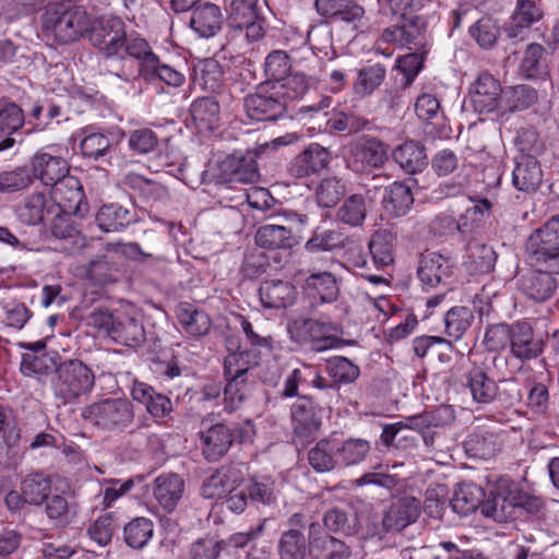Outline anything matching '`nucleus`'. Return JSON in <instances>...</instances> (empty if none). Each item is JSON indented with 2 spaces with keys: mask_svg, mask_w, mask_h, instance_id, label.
<instances>
[{
  "mask_svg": "<svg viewBox=\"0 0 559 559\" xmlns=\"http://www.w3.org/2000/svg\"><path fill=\"white\" fill-rule=\"evenodd\" d=\"M126 34V24L120 17L100 16L93 23L90 22V41L105 55L108 71L129 82L135 78V69L134 61L122 55Z\"/></svg>",
  "mask_w": 559,
  "mask_h": 559,
  "instance_id": "nucleus-1",
  "label": "nucleus"
},
{
  "mask_svg": "<svg viewBox=\"0 0 559 559\" xmlns=\"http://www.w3.org/2000/svg\"><path fill=\"white\" fill-rule=\"evenodd\" d=\"M260 355L255 349L230 353L224 360V408L227 412L238 409L251 395L254 385L252 369L258 367Z\"/></svg>",
  "mask_w": 559,
  "mask_h": 559,
  "instance_id": "nucleus-2",
  "label": "nucleus"
},
{
  "mask_svg": "<svg viewBox=\"0 0 559 559\" xmlns=\"http://www.w3.org/2000/svg\"><path fill=\"white\" fill-rule=\"evenodd\" d=\"M90 16L72 2L50 4L43 17V31L57 44L68 45L79 40L88 31Z\"/></svg>",
  "mask_w": 559,
  "mask_h": 559,
  "instance_id": "nucleus-3",
  "label": "nucleus"
},
{
  "mask_svg": "<svg viewBox=\"0 0 559 559\" xmlns=\"http://www.w3.org/2000/svg\"><path fill=\"white\" fill-rule=\"evenodd\" d=\"M254 435V426L249 419L237 424L216 423L210 426L203 420L200 431L203 455L207 461H217L235 442H250Z\"/></svg>",
  "mask_w": 559,
  "mask_h": 559,
  "instance_id": "nucleus-4",
  "label": "nucleus"
},
{
  "mask_svg": "<svg viewBox=\"0 0 559 559\" xmlns=\"http://www.w3.org/2000/svg\"><path fill=\"white\" fill-rule=\"evenodd\" d=\"M81 417L102 430L123 431L134 420V408L128 399L108 397L83 407Z\"/></svg>",
  "mask_w": 559,
  "mask_h": 559,
  "instance_id": "nucleus-5",
  "label": "nucleus"
},
{
  "mask_svg": "<svg viewBox=\"0 0 559 559\" xmlns=\"http://www.w3.org/2000/svg\"><path fill=\"white\" fill-rule=\"evenodd\" d=\"M92 319L95 325L104 329L120 345L139 347L145 342V329L136 313L97 310L92 313Z\"/></svg>",
  "mask_w": 559,
  "mask_h": 559,
  "instance_id": "nucleus-6",
  "label": "nucleus"
},
{
  "mask_svg": "<svg viewBox=\"0 0 559 559\" xmlns=\"http://www.w3.org/2000/svg\"><path fill=\"white\" fill-rule=\"evenodd\" d=\"M94 384L93 370L80 359H67L56 368L53 392L63 404L72 403L90 393Z\"/></svg>",
  "mask_w": 559,
  "mask_h": 559,
  "instance_id": "nucleus-7",
  "label": "nucleus"
},
{
  "mask_svg": "<svg viewBox=\"0 0 559 559\" xmlns=\"http://www.w3.org/2000/svg\"><path fill=\"white\" fill-rule=\"evenodd\" d=\"M525 251L532 265L559 272V215L550 217L530 235Z\"/></svg>",
  "mask_w": 559,
  "mask_h": 559,
  "instance_id": "nucleus-8",
  "label": "nucleus"
},
{
  "mask_svg": "<svg viewBox=\"0 0 559 559\" xmlns=\"http://www.w3.org/2000/svg\"><path fill=\"white\" fill-rule=\"evenodd\" d=\"M380 41L406 49H430L431 38L424 17L402 14L396 23L383 29Z\"/></svg>",
  "mask_w": 559,
  "mask_h": 559,
  "instance_id": "nucleus-9",
  "label": "nucleus"
},
{
  "mask_svg": "<svg viewBox=\"0 0 559 559\" xmlns=\"http://www.w3.org/2000/svg\"><path fill=\"white\" fill-rule=\"evenodd\" d=\"M290 338L309 344L314 352H323L337 347L342 340L336 336L337 324L312 318H297L288 325Z\"/></svg>",
  "mask_w": 559,
  "mask_h": 559,
  "instance_id": "nucleus-10",
  "label": "nucleus"
},
{
  "mask_svg": "<svg viewBox=\"0 0 559 559\" xmlns=\"http://www.w3.org/2000/svg\"><path fill=\"white\" fill-rule=\"evenodd\" d=\"M518 485L509 477H499L485 495L481 514L496 522H508L516 516Z\"/></svg>",
  "mask_w": 559,
  "mask_h": 559,
  "instance_id": "nucleus-11",
  "label": "nucleus"
},
{
  "mask_svg": "<svg viewBox=\"0 0 559 559\" xmlns=\"http://www.w3.org/2000/svg\"><path fill=\"white\" fill-rule=\"evenodd\" d=\"M522 274L518 281L519 289L536 302H545L552 298L559 288V272L550 267L535 266Z\"/></svg>",
  "mask_w": 559,
  "mask_h": 559,
  "instance_id": "nucleus-12",
  "label": "nucleus"
},
{
  "mask_svg": "<svg viewBox=\"0 0 559 559\" xmlns=\"http://www.w3.org/2000/svg\"><path fill=\"white\" fill-rule=\"evenodd\" d=\"M243 105L248 117L257 121H275L287 109L282 99L273 95L270 83H261L257 93L246 96Z\"/></svg>",
  "mask_w": 559,
  "mask_h": 559,
  "instance_id": "nucleus-13",
  "label": "nucleus"
},
{
  "mask_svg": "<svg viewBox=\"0 0 559 559\" xmlns=\"http://www.w3.org/2000/svg\"><path fill=\"white\" fill-rule=\"evenodd\" d=\"M388 159L386 145L377 138H364L352 147L349 167L355 173L369 174Z\"/></svg>",
  "mask_w": 559,
  "mask_h": 559,
  "instance_id": "nucleus-14",
  "label": "nucleus"
},
{
  "mask_svg": "<svg viewBox=\"0 0 559 559\" xmlns=\"http://www.w3.org/2000/svg\"><path fill=\"white\" fill-rule=\"evenodd\" d=\"M49 198L55 203V211L83 215L87 209L83 187L74 176L68 175L53 185Z\"/></svg>",
  "mask_w": 559,
  "mask_h": 559,
  "instance_id": "nucleus-15",
  "label": "nucleus"
},
{
  "mask_svg": "<svg viewBox=\"0 0 559 559\" xmlns=\"http://www.w3.org/2000/svg\"><path fill=\"white\" fill-rule=\"evenodd\" d=\"M500 82L489 72L480 73L469 87V99L475 111L490 114L502 100Z\"/></svg>",
  "mask_w": 559,
  "mask_h": 559,
  "instance_id": "nucleus-16",
  "label": "nucleus"
},
{
  "mask_svg": "<svg viewBox=\"0 0 559 559\" xmlns=\"http://www.w3.org/2000/svg\"><path fill=\"white\" fill-rule=\"evenodd\" d=\"M452 272L453 264L450 259L438 252L423 253L419 259L417 276L426 290L447 286Z\"/></svg>",
  "mask_w": 559,
  "mask_h": 559,
  "instance_id": "nucleus-17",
  "label": "nucleus"
},
{
  "mask_svg": "<svg viewBox=\"0 0 559 559\" xmlns=\"http://www.w3.org/2000/svg\"><path fill=\"white\" fill-rule=\"evenodd\" d=\"M310 559H349L352 548L343 540L323 533L318 522L308 524Z\"/></svg>",
  "mask_w": 559,
  "mask_h": 559,
  "instance_id": "nucleus-18",
  "label": "nucleus"
},
{
  "mask_svg": "<svg viewBox=\"0 0 559 559\" xmlns=\"http://www.w3.org/2000/svg\"><path fill=\"white\" fill-rule=\"evenodd\" d=\"M31 173L45 186L52 187L69 175L70 166L66 158L44 151L36 152L31 158Z\"/></svg>",
  "mask_w": 559,
  "mask_h": 559,
  "instance_id": "nucleus-19",
  "label": "nucleus"
},
{
  "mask_svg": "<svg viewBox=\"0 0 559 559\" xmlns=\"http://www.w3.org/2000/svg\"><path fill=\"white\" fill-rule=\"evenodd\" d=\"M330 160L331 153L328 148L318 143H311L294 157L288 166V171L295 178L309 177L325 169Z\"/></svg>",
  "mask_w": 559,
  "mask_h": 559,
  "instance_id": "nucleus-20",
  "label": "nucleus"
},
{
  "mask_svg": "<svg viewBox=\"0 0 559 559\" xmlns=\"http://www.w3.org/2000/svg\"><path fill=\"white\" fill-rule=\"evenodd\" d=\"M243 481L242 473L235 466H222L207 477L201 486L205 499H222L235 491Z\"/></svg>",
  "mask_w": 559,
  "mask_h": 559,
  "instance_id": "nucleus-21",
  "label": "nucleus"
},
{
  "mask_svg": "<svg viewBox=\"0 0 559 559\" xmlns=\"http://www.w3.org/2000/svg\"><path fill=\"white\" fill-rule=\"evenodd\" d=\"M463 385L478 404L492 403L500 392L499 384L487 374L485 368L476 364L463 374Z\"/></svg>",
  "mask_w": 559,
  "mask_h": 559,
  "instance_id": "nucleus-22",
  "label": "nucleus"
},
{
  "mask_svg": "<svg viewBox=\"0 0 559 559\" xmlns=\"http://www.w3.org/2000/svg\"><path fill=\"white\" fill-rule=\"evenodd\" d=\"M420 513V502L414 497H404L393 502L382 519L384 533L400 532L416 522Z\"/></svg>",
  "mask_w": 559,
  "mask_h": 559,
  "instance_id": "nucleus-23",
  "label": "nucleus"
},
{
  "mask_svg": "<svg viewBox=\"0 0 559 559\" xmlns=\"http://www.w3.org/2000/svg\"><path fill=\"white\" fill-rule=\"evenodd\" d=\"M510 352L522 361L535 359L544 352V342L535 337L528 322L520 321L513 324Z\"/></svg>",
  "mask_w": 559,
  "mask_h": 559,
  "instance_id": "nucleus-24",
  "label": "nucleus"
},
{
  "mask_svg": "<svg viewBox=\"0 0 559 559\" xmlns=\"http://www.w3.org/2000/svg\"><path fill=\"white\" fill-rule=\"evenodd\" d=\"M544 17L542 5L535 0H516L515 10L506 27L510 38L523 39L527 31Z\"/></svg>",
  "mask_w": 559,
  "mask_h": 559,
  "instance_id": "nucleus-25",
  "label": "nucleus"
},
{
  "mask_svg": "<svg viewBox=\"0 0 559 559\" xmlns=\"http://www.w3.org/2000/svg\"><path fill=\"white\" fill-rule=\"evenodd\" d=\"M221 168L229 177V180L235 182L253 183L260 177L254 155L251 152H234L225 157Z\"/></svg>",
  "mask_w": 559,
  "mask_h": 559,
  "instance_id": "nucleus-26",
  "label": "nucleus"
},
{
  "mask_svg": "<svg viewBox=\"0 0 559 559\" xmlns=\"http://www.w3.org/2000/svg\"><path fill=\"white\" fill-rule=\"evenodd\" d=\"M25 123L23 109L13 100L0 98V152L14 146L15 139L12 136Z\"/></svg>",
  "mask_w": 559,
  "mask_h": 559,
  "instance_id": "nucleus-27",
  "label": "nucleus"
},
{
  "mask_svg": "<svg viewBox=\"0 0 559 559\" xmlns=\"http://www.w3.org/2000/svg\"><path fill=\"white\" fill-rule=\"evenodd\" d=\"M294 431L300 437H309L321 426L320 409L308 396H298L292 405Z\"/></svg>",
  "mask_w": 559,
  "mask_h": 559,
  "instance_id": "nucleus-28",
  "label": "nucleus"
},
{
  "mask_svg": "<svg viewBox=\"0 0 559 559\" xmlns=\"http://www.w3.org/2000/svg\"><path fill=\"white\" fill-rule=\"evenodd\" d=\"M185 480L175 473H164L154 480L153 496L167 513H171L182 498Z\"/></svg>",
  "mask_w": 559,
  "mask_h": 559,
  "instance_id": "nucleus-29",
  "label": "nucleus"
},
{
  "mask_svg": "<svg viewBox=\"0 0 559 559\" xmlns=\"http://www.w3.org/2000/svg\"><path fill=\"white\" fill-rule=\"evenodd\" d=\"M95 222L105 233H119L136 222V214L132 207L108 203L97 211Z\"/></svg>",
  "mask_w": 559,
  "mask_h": 559,
  "instance_id": "nucleus-30",
  "label": "nucleus"
},
{
  "mask_svg": "<svg viewBox=\"0 0 559 559\" xmlns=\"http://www.w3.org/2000/svg\"><path fill=\"white\" fill-rule=\"evenodd\" d=\"M224 24V15L218 5L212 2H202L192 11L191 28L201 37L216 35Z\"/></svg>",
  "mask_w": 559,
  "mask_h": 559,
  "instance_id": "nucleus-31",
  "label": "nucleus"
},
{
  "mask_svg": "<svg viewBox=\"0 0 559 559\" xmlns=\"http://www.w3.org/2000/svg\"><path fill=\"white\" fill-rule=\"evenodd\" d=\"M53 212L55 203L45 192H34L15 206L19 221L26 225L40 224Z\"/></svg>",
  "mask_w": 559,
  "mask_h": 559,
  "instance_id": "nucleus-32",
  "label": "nucleus"
},
{
  "mask_svg": "<svg viewBox=\"0 0 559 559\" xmlns=\"http://www.w3.org/2000/svg\"><path fill=\"white\" fill-rule=\"evenodd\" d=\"M337 435L332 433L319 440L308 451V463L317 473H328L340 468Z\"/></svg>",
  "mask_w": 559,
  "mask_h": 559,
  "instance_id": "nucleus-33",
  "label": "nucleus"
},
{
  "mask_svg": "<svg viewBox=\"0 0 559 559\" xmlns=\"http://www.w3.org/2000/svg\"><path fill=\"white\" fill-rule=\"evenodd\" d=\"M259 296L264 308H287L295 301L296 288L293 284L286 281L269 280L261 283Z\"/></svg>",
  "mask_w": 559,
  "mask_h": 559,
  "instance_id": "nucleus-34",
  "label": "nucleus"
},
{
  "mask_svg": "<svg viewBox=\"0 0 559 559\" xmlns=\"http://www.w3.org/2000/svg\"><path fill=\"white\" fill-rule=\"evenodd\" d=\"M543 182L539 162L530 156H519L512 173L513 186L523 192H534Z\"/></svg>",
  "mask_w": 559,
  "mask_h": 559,
  "instance_id": "nucleus-35",
  "label": "nucleus"
},
{
  "mask_svg": "<svg viewBox=\"0 0 559 559\" xmlns=\"http://www.w3.org/2000/svg\"><path fill=\"white\" fill-rule=\"evenodd\" d=\"M371 200L367 194L354 193L344 199L335 213L337 222L349 227L364 225L371 209Z\"/></svg>",
  "mask_w": 559,
  "mask_h": 559,
  "instance_id": "nucleus-36",
  "label": "nucleus"
},
{
  "mask_svg": "<svg viewBox=\"0 0 559 559\" xmlns=\"http://www.w3.org/2000/svg\"><path fill=\"white\" fill-rule=\"evenodd\" d=\"M396 245L397 235L389 228H379L371 235L368 248L378 269L389 266L394 262Z\"/></svg>",
  "mask_w": 559,
  "mask_h": 559,
  "instance_id": "nucleus-37",
  "label": "nucleus"
},
{
  "mask_svg": "<svg viewBox=\"0 0 559 559\" xmlns=\"http://www.w3.org/2000/svg\"><path fill=\"white\" fill-rule=\"evenodd\" d=\"M131 395L134 401L144 404L154 418H164L173 411L171 401L166 395L157 393L147 383L134 381Z\"/></svg>",
  "mask_w": 559,
  "mask_h": 559,
  "instance_id": "nucleus-38",
  "label": "nucleus"
},
{
  "mask_svg": "<svg viewBox=\"0 0 559 559\" xmlns=\"http://www.w3.org/2000/svg\"><path fill=\"white\" fill-rule=\"evenodd\" d=\"M497 258L491 246L472 241L466 247L463 265L471 274H489L495 269Z\"/></svg>",
  "mask_w": 559,
  "mask_h": 559,
  "instance_id": "nucleus-39",
  "label": "nucleus"
},
{
  "mask_svg": "<svg viewBox=\"0 0 559 559\" xmlns=\"http://www.w3.org/2000/svg\"><path fill=\"white\" fill-rule=\"evenodd\" d=\"M306 294L321 304H330L337 299L340 288L336 277L331 272L310 274L304 284Z\"/></svg>",
  "mask_w": 559,
  "mask_h": 559,
  "instance_id": "nucleus-40",
  "label": "nucleus"
},
{
  "mask_svg": "<svg viewBox=\"0 0 559 559\" xmlns=\"http://www.w3.org/2000/svg\"><path fill=\"white\" fill-rule=\"evenodd\" d=\"M273 95L282 99L287 107L289 103L300 99L313 85V80L301 72L289 73L278 82L270 83Z\"/></svg>",
  "mask_w": 559,
  "mask_h": 559,
  "instance_id": "nucleus-41",
  "label": "nucleus"
},
{
  "mask_svg": "<svg viewBox=\"0 0 559 559\" xmlns=\"http://www.w3.org/2000/svg\"><path fill=\"white\" fill-rule=\"evenodd\" d=\"M190 115L200 132L212 131L219 124V104L214 97H199L190 105Z\"/></svg>",
  "mask_w": 559,
  "mask_h": 559,
  "instance_id": "nucleus-42",
  "label": "nucleus"
},
{
  "mask_svg": "<svg viewBox=\"0 0 559 559\" xmlns=\"http://www.w3.org/2000/svg\"><path fill=\"white\" fill-rule=\"evenodd\" d=\"M105 253L91 260L87 267V277L95 285L105 286L117 282L120 273V263L115 253L105 249Z\"/></svg>",
  "mask_w": 559,
  "mask_h": 559,
  "instance_id": "nucleus-43",
  "label": "nucleus"
},
{
  "mask_svg": "<svg viewBox=\"0 0 559 559\" xmlns=\"http://www.w3.org/2000/svg\"><path fill=\"white\" fill-rule=\"evenodd\" d=\"M501 441L497 433L486 430L472 432L464 441V449L471 457L489 460L500 451Z\"/></svg>",
  "mask_w": 559,
  "mask_h": 559,
  "instance_id": "nucleus-44",
  "label": "nucleus"
},
{
  "mask_svg": "<svg viewBox=\"0 0 559 559\" xmlns=\"http://www.w3.org/2000/svg\"><path fill=\"white\" fill-rule=\"evenodd\" d=\"M255 243L267 250L290 249L296 245V239L289 228L266 224L257 230Z\"/></svg>",
  "mask_w": 559,
  "mask_h": 559,
  "instance_id": "nucleus-45",
  "label": "nucleus"
},
{
  "mask_svg": "<svg viewBox=\"0 0 559 559\" xmlns=\"http://www.w3.org/2000/svg\"><path fill=\"white\" fill-rule=\"evenodd\" d=\"M393 158L407 174L420 173L428 164L424 145L407 141L393 151Z\"/></svg>",
  "mask_w": 559,
  "mask_h": 559,
  "instance_id": "nucleus-46",
  "label": "nucleus"
},
{
  "mask_svg": "<svg viewBox=\"0 0 559 559\" xmlns=\"http://www.w3.org/2000/svg\"><path fill=\"white\" fill-rule=\"evenodd\" d=\"M280 559H310V538L304 532L283 531L277 545Z\"/></svg>",
  "mask_w": 559,
  "mask_h": 559,
  "instance_id": "nucleus-47",
  "label": "nucleus"
},
{
  "mask_svg": "<svg viewBox=\"0 0 559 559\" xmlns=\"http://www.w3.org/2000/svg\"><path fill=\"white\" fill-rule=\"evenodd\" d=\"M224 72L213 58L201 60L194 68V84L205 92L218 93L223 87Z\"/></svg>",
  "mask_w": 559,
  "mask_h": 559,
  "instance_id": "nucleus-48",
  "label": "nucleus"
},
{
  "mask_svg": "<svg viewBox=\"0 0 559 559\" xmlns=\"http://www.w3.org/2000/svg\"><path fill=\"white\" fill-rule=\"evenodd\" d=\"M485 492L483 488L474 483H463L459 485L451 500V507L454 512L461 515H467L478 508L481 509Z\"/></svg>",
  "mask_w": 559,
  "mask_h": 559,
  "instance_id": "nucleus-49",
  "label": "nucleus"
},
{
  "mask_svg": "<svg viewBox=\"0 0 559 559\" xmlns=\"http://www.w3.org/2000/svg\"><path fill=\"white\" fill-rule=\"evenodd\" d=\"M122 55L132 61L133 59L139 61L138 64L134 63L135 75H142L158 57L144 38L139 36L128 37L127 35L123 40Z\"/></svg>",
  "mask_w": 559,
  "mask_h": 559,
  "instance_id": "nucleus-50",
  "label": "nucleus"
},
{
  "mask_svg": "<svg viewBox=\"0 0 559 559\" xmlns=\"http://www.w3.org/2000/svg\"><path fill=\"white\" fill-rule=\"evenodd\" d=\"M323 524L330 533L354 536L359 531L358 518L344 508L334 507L323 514Z\"/></svg>",
  "mask_w": 559,
  "mask_h": 559,
  "instance_id": "nucleus-51",
  "label": "nucleus"
},
{
  "mask_svg": "<svg viewBox=\"0 0 559 559\" xmlns=\"http://www.w3.org/2000/svg\"><path fill=\"white\" fill-rule=\"evenodd\" d=\"M317 12L324 17H338L345 22L360 20L365 13L364 9L348 0H316Z\"/></svg>",
  "mask_w": 559,
  "mask_h": 559,
  "instance_id": "nucleus-52",
  "label": "nucleus"
},
{
  "mask_svg": "<svg viewBox=\"0 0 559 559\" xmlns=\"http://www.w3.org/2000/svg\"><path fill=\"white\" fill-rule=\"evenodd\" d=\"M177 317L182 329L192 336L207 334L212 325L210 317L191 304L179 305Z\"/></svg>",
  "mask_w": 559,
  "mask_h": 559,
  "instance_id": "nucleus-53",
  "label": "nucleus"
},
{
  "mask_svg": "<svg viewBox=\"0 0 559 559\" xmlns=\"http://www.w3.org/2000/svg\"><path fill=\"white\" fill-rule=\"evenodd\" d=\"M414 203L411 188L402 182H393L385 188L383 204L394 216H404Z\"/></svg>",
  "mask_w": 559,
  "mask_h": 559,
  "instance_id": "nucleus-54",
  "label": "nucleus"
},
{
  "mask_svg": "<svg viewBox=\"0 0 559 559\" xmlns=\"http://www.w3.org/2000/svg\"><path fill=\"white\" fill-rule=\"evenodd\" d=\"M325 372L333 381L335 390L341 385L354 383L360 374L359 367L343 356H334L326 360Z\"/></svg>",
  "mask_w": 559,
  "mask_h": 559,
  "instance_id": "nucleus-55",
  "label": "nucleus"
},
{
  "mask_svg": "<svg viewBox=\"0 0 559 559\" xmlns=\"http://www.w3.org/2000/svg\"><path fill=\"white\" fill-rule=\"evenodd\" d=\"M545 48L537 43L526 46L522 61L520 63V73L527 80L544 79L548 74L547 64L543 60Z\"/></svg>",
  "mask_w": 559,
  "mask_h": 559,
  "instance_id": "nucleus-56",
  "label": "nucleus"
},
{
  "mask_svg": "<svg viewBox=\"0 0 559 559\" xmlns=\"http://www.w3.org/2000/svg\"><path fill=\"white\" fill-rule=\"evenodd\" d=\"M385 76L386 70L380 63L362 67L353 84L355 94L361 97L371 95L383 83Z\"/></svg>",
  "mask_w": 559,
  "mask_h": 559,
  "instance_id": "nucleus-57",
  "label": "nucleus"
},
{
  "mask_svg": "<svg viewBox=\"0 0 559 559\" xmlns=\"http://www.w3.org/2000/svg\"><path fill=\"white\" fill-rule=\"evenodd\" d=\"M337 448L340 467L361 463L371 449L369 441L365 439L349 438L347 440H342L338 436Z\"/></svg>",
  "mask_w": 559,
  "mask_h": 559,
  "instance_id": "nucleus-58",
  "label": "nucleus"
},
{
  "mask_svg": "<svg viewBox=\"0 0 559 559\" xmlns=\"http://www.w3.org/2000/svg\"><path fill=\"white\" fill-rule=\"evenodd\" d=\"M154 524L144 516L131 520L123 528V539L133 549H142L153 537Z\"/></svg>",
  "mask_w": 559,
  "mask_h": 559,
  "instance_id": "nucleus-59",
  "label": "nucleus"
},
{
  "mask_svg": "<svg viewBox=\"0 0 559 559\" xmlns=\"http://www.w3.org/2000/svg\"><path fill=\"white\" fill-rule=\"evenodd\" d=\"M21 491L24 493L27 503L39 506L48 499L51 491V480L39 473L31 474L22 481Z\"/></svg>",
  "mask_w": 559,
  "mask_h": 559,
  "instance_id": "nucleus-60",
  "label": "nucleus"
},
{
  "mask_svg": "<svg viewBox=\"0 0 559 559\" xmlns=\"http://www.w3.org/2000/svg\"><path fill=\"white\" fill-rule=\"evenodd\" d=\"M474 321V314L467 307H453L444 316V332L454 341L463 337Z\"/></svg>",
  "mask_w": 559,
  "mask_h": 559,
  "instance_id": "nucleus-61",
  "label": "nucleus"
},
{
  "mask_svg": "<svg viewBox=\"0 0 559 559\" xmlns=\"http://www.w3.org/2000/svg\"><path fill=\"white\" fill-rule=\"evenodd\" d=\"M146 81L159 80L171 87H179L186 82V75L179 69L163 62L157 57L141 75Z\"/></svg>",
  "mask_w": 559,
  "mask_h": 559,
  "instance_id": "nucleus-62",
  "label": "nucleus"
},
{
  "mask_svg": "<svg viewBox=\"0 0 559 559\" xmlns=\"http://www.w3.org/2000/svg\"><path fill=\"white\" fill-rule=\"evenodd\" d=\"M227 12V21L233 28H241V24L261 15L259 0H231Z\"/></svg>",
  "mask_w": 559,
  "mask_h": 559,
  "instance_id": "nucleus-63",
  "label": "nucleus"
},
{
  "mask_svg": "<svg viewBox=\"0 0 559 559\" xmlns=\"http://www.w3.org/2000/svg\"><path fill=\"white\" fill-rule=\"evenodd\" d=\"M263 69L266 76L264 83L278 82L290 73V58L284 50H273L265 57Z\"/></svg>",
  "mask_w": 559,
  "mask_h": 559,
  "instance_id": "nucleus-64",
  "label": "nucleus"
}]
</instances>
